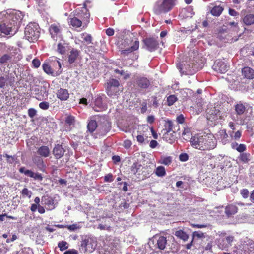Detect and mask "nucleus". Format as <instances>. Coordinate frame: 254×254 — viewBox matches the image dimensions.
<instances>
[{"label":"nucleus","mask_w":254,"mask_h":254,"mask_svg":"<svg viewBox=\"0 0 254 254\" xmlns=\"http://www.w3.org/2000/svg\"><path fill=\"white\" fill-rule=\"evenodd\" d=\"M89 18L90 13L86 9L84 12H78L72 16L70 15L68 18V22L70 26L75 29L80 28L82 26L84 27L89 23Z\"/></svg>","instance_id":"2"},{"label":"nucleus","mask_w":254,"mask_h":254,"mask_svg":"<svg viewBox=\"0 0 254 254\" xmlns=\"http://www.w3.org/2000/svg\"><path fill=\"white\" fill-rule=\"evenodd\" d=\"M190 142L192 147L201 150H209L214 148L216 146L215 139L210 135L192 136L190 138Z\"/></svg>","instance_id":"1"},{"label":"nucleus","mask_w":254,"mask_h":254,"mask_svg":"<svg viewBox=\"0 0 254 254\" xmlns=\"http://www.w3.org/2000/svg\"><path fill=\"white\" fill-rule=\"evenodd\" d=\"M64 254H78V253L77 250L72 249L66 251Z\"/></svg>","instance_id":"64"},{"label":"nucleus","mask_w":254,"mask_h":254,"mask_svg":"<svg viewBox=\"0 0 254 254\" xmlns=\"http://www.w3.org/2000/svg\"><path fill=\"white\" fill-rule=\"evenodd\" d=\"M175 131L172 132H164L163 135V139L166 142L171 144L173 143L176 139Z\"/></svg>","instance_id":"23"},{"label":"nucleus","mask_w":254,"mask_h":254,"mask_svg":"<svg viewBox=\"0 0 254 254\" xmlns=\"http://www.w3.org/2000/svg\"><path fill=\"white\" fill-rule=\"evenodd\" d=\"M131 142L129 140L124 141L123 146L126 148H129L131 145Z\"/></svg>","instance_id":"60"},{"label":"nucleus","mask_w":254,"mask_h":254,"mask_svg":"<svg viewBox=\"0 0 254 254\" xmlns=\"http://www.w3.org/2000/svg\"><path fill=\"white\" fill-rule=\"evenodd\" d=\"M75 122V117L71 115H67L65 119V124L69 126H74Z\"/></svg>","instance_id":"35"},{"label":"nucleus","mask_w":254,"mask_h":254,"mask_svg":"<svg viewBox=\"0 0 254 254\" xmlns=\"http://www.w3.org/2000/svg\"><path fill=\"white\" fill-rule=\"evenodd\" d=\"M180 161L185 162L189 159V156L187 153H181L179 156Z\"/></svg>","instance_id":"56"},{"label":"nucleus","mask_w":254,"mask_h":254,"mask_svg":"<svg viewBox=\"0 0 254 254\" xmlns=\"http://www.w3.org/2000/svg\"><path fill=\"white\" fill-rule=\"evenodd\" d=\"M236 150L241 153H244V152L246 150V145L244 144H240L237 147Z\"/></svg>","instance_id":"49"},{"label":"nucleus","mask_w":254,"mask_h":254,"mask_svg":"<svg viewBox=\"0 0 254 254\" xmlns=\"http://www.w3.org/2000/svg\"><path fill=\"white\" fill-rule=\"evenodd\" d=\"M114 180L113 175L111 173H109L105 176L104 181L105 182H112Z\"/></svg>","instance_id":"50"},{"label":"nucleus","mask_w":254,"mask_h":254,"mask_svg":"<svg viewBox=\"0 0 254 254\" xmlns=\"http://www.w3.org/2000/svg\"><path fill=\"white\" fill-rule=\"evenodd\" d=\"M164 128L162 131L164 132H172L173 131H176L175 127L174 126V123L170 120L167 119L165 121L164 125Z\"/></svg>","instance_id":"25"},{"label":"nucleus","mask_w":254,"mask_h":254,"mask_svg":"<svg viewBox=\"0 0 254 254\" xmlns=\"http://www.w3.org/2000/svg\"><path fill=\"white\" fill-rule=\"evenodd\" d=\"M143 42L147 49L150 52L156 50L159 45L158 42L154 38H146L144 39Z\"/></svg>","instance_id":"14"},{"label":"nucleus","mask_w":254,"mask_h":254,"mask_svg":"<svg viewBox=\"0 0 254 254\" xmlns=\"http://www.w3.org/2000/svg\"><path fill=\"white\" fill-rule=\"evenodd\" d=\"M44 71L48 75L56 76L62 73L61 63L57 60H47L42 64Z\"/></svg>","instance_id":"3"},{"label":"nucleus","mask_w":254,"mask_h":254,"mask_svg":"<svg viewBox=\"0 0 254 254\" xmlns=\"http://www.w3.org/2000/svg\"><path fill=\"white\" fill-rule=\"evenodd\" d=\"M155 173L156 175L158 177L164 176L166 174L165 168L161 166H158L156 169Z\"/></svg>","instance_id":"40"},{"label":"nucleus","mask_w":254,"mask_h":254,"mask_svg":"<svg viewBox=\"0 0 254 254\" xmlns=\"http://www.w3.org/2000/svg\"><path fill=\"white\" fill-rule=\"evenodd\" d=\"M39 106L41 109L44 110H47L50 106L49 102L46 101H43L40 103Z\"/></svg>","instance_id":"48"},{"label":"nucleus","mask_w":254,"mask_h":254,"mask_svg":"<svg viewBox=\"0 0 254 254\" xmlns=\"http://www.w3.org/2000/svg\"><path fill=\"white\" fill-rule=\"evenodd\" d=\"M34 180H38L39 181H41L43 180V177L42 175L40 173H35L33 172V176L32 177Z\"/></svg>","instance_id":"57"},{"label":"nucleus","mask_w":254,"mask_h":254,"mask_svg":"<svg viewBox=\"0 0 254 254\" xmlns=\"http://www.w3.org/2000/svg\"><path fill=\"white\" fill-rule=\"evenodd\" d=\"M37 153L40 156L46 158L50 154V149L48 146L42 145L38 148Z\"/></svg>","instance_id":"27"},{"label":"nucleus","mask_w":254,"mask_h":254,"mask_svg":"<svg viewBox=\"0 0 254 254\" xmlns=\"http://www.w3.org/2000/svg\"><path fill=\"white\" fill-rule=\"evenodd\" d=\"M167 239L164 236H160L157 241V247L160 250H164L167 244Z\"/></svg>","instance_id":"28"},{"label":"nucleus","mask_w":254,"mask_h":254,"mask_svg":"<svg viewBox=\"0 0 254 254\" xmlns=\"http://www.w3.org/2000/svg\"><path fill=\"white\" fill-rule=\"evenodd\" d=\"M178 98L175 95H171L167 98V104L169 106L173 105L177 101Z\"/></svg>","instance_id":"39"},{"label":"nucleus","mask_w":254,"mask_h":254,"mask_svg":"<svg viewBox=\"0 0 254 254\" xmlns=\"http://www.w3.org/2000/svg\"><path fill=\"white\" fill-rule=\"evenodd\" d=\"M80 51L77 49L72 48L69 52L68 56V62L71 64L74 63L79 57Z\"/></svg>","instance_id":"17"},{"label":"nucleus","mask_w":254,"mask_h":254,"mask_svg":"<svg viewBox=\"0 0 254 254\" xmlns=\"http://www.w3.org/2000/svg\"><path fill=\"white\" fill-rule=\"evenodd\" d=\"M246 110V106L241 102H239L235 105V111L237 115H242Z\"/></svg>","instance_id":"26"},{"label":"nucleus","mask_w":254,"mask_h":254,"mask_svg":"<svg viewBox=\"0 0 254 254\" xmlns=\"http://www.w3.org/2000/svg\"><path fill=\"white\" fill-rule=\"evenodd\" d=\"M57 51L59 53L63 55L65 53L66 47L64 44L59 43L57 45Z\"/></svg>","instance_id":"42"},{"label":"nucleus","mask_w":254,"mask_h":254,"mask_svg":"<svg viewBox=\"0 0 254 254\" xmlns=\"http://www.w3.org/2000/svg\"><path fill=\"white\" fill-rule=\"evenodd\" d=\"M62 30V26L59 23L52 24L49 28V31L51 38L54 40H57L58 38H61Z\"/></svg>","instance_id":"10"},{"label":"nucleus","mask_w":254,"mask_h":254,"mask_svg":"<svg viewBox=\"0 0 254 254\" xmlns=\"http://www.w3.org/2000/svg\"><path fill=\"white\" fill-rule=\"evenodd\" d=\"M250 154L247 153H241L238 157L239 160L243 163H247L250 161Z\"/></svg>","instance_id":"38"},{"label":"nucleus","mask_w":254,"mask_h":254,"mask_svg":"<svg viewBox=\"0 0 254 254\" xmlns=\"http://www.w3.org/2000/svg\"><path fill=\"white\" fill-rule=\"evenodd\" d=\"M32 64L34 68H37L40 66V65L41 64V62L39 59H38L37 58H35L33 60Z\"/></svg>","instance_id":"52"},{"label":"nucleus","mask_w":254,"mask_h":254,"mask_svg":"<svg viewBox=\"0 0 254 254\" xmlns=\"http://www.w3.org/2000/svg\"><path fill=\"white\" fill-rule=\"evenodd\" d=\"M234 240V237L228 236L220 238L218 240V246L222 250L227 249L232 245V242Z\"/></svg>","instance_id":"15"},{"label":"nucleus","mask_w":254,"mask_h":254,"mask_svg":"<svg viewBox=\"0 0 254 254\" xmlns=\"http://www.w3.org/2000/svg\"><path fill=\"white\" fill-rule=\"evenodd\" d=\"M93 108L96 112H100L104 109V107L102 105L101 98H97L95 100Z\"/></svg>","instance_id":"31"},{"label":"nucleus","mask_w":254,"mask_h":254,"mask_svg":"<svg viewBox=\"0 0 254 254\" xmlns=\"http://www.w3.org/2000/svg\"><path fill=\"white\" fill-rule=\"evenodd\" d=\"M16 254H33V252L29 247H24L18 251Z\"/></svg>","instance_id":"41"},{"label":"nucleus","mask_w":254,"mask_h":254,"mask_svg":"<svg viewBox=\"0 0 254 254\" xmlns=\"http://www.w3.org/2000/svg\"><path fill=\"white\" fill-rule=\"evenodd\" d=\"M112 159L115 164H117L121 161L120 157L118 155H114L112 157Z\"/></svg>","instance_id":"63"},{"label":"nucleus","mask_w":254,"mask_h":254,"mask_svg":"<svg viewBox=\"0 0 254 254\" xmlns=\"http://www.w3.org/2000/svg\"><path fill=\"white\" fill-rule=\"evenodd\" d=\"M21 194L23 197H28L30 198L32 194L31 191L29 190L27 188H24L21 191Z\"/></svg>","instance_id":"45"},{"label":"nucleus","mask_w":254,"mask_h":254,"mask_svg":"<svg viewBox=\"0 0 254 254\" xmlns=\"http://www.w3.org/2000/svg\"><path fill=\"white\" fill-rule=\"evenodd\" d=\"M64 153L65 150L62 145L57 144L53 149V154L57 159L61 158L64 155Z\"/></svg>","instance_id":"18"},{"label":"nucleus","mask_w":254,"mask_h":254,"mask_svg":"<svg viewBox=\"0 0 254 254\" xmlns=\"http://www.w3.org/2000/svg\"><path fill=\"white\" fill-rule=\"evenodd\" d=\"M39 168H42L44 167V164L42 159L40 157L37 158V160L35 162Z\"/></svg>","instance_id":"53"},{"label":"nucleus","mask_w":254,"mask_h":254,"mask_svg":"<svg viewBox=\"0 0 254 254\" xmlns=\"http://www.w3.org/2000/svg\"><path fill=\"white\" fill-rule=\"evenodd\" d=\"M244 23L247 25L254 24V15L252 14H247L243 18Z\"/></svg>","instance_id":"32"},{"label":"nucleus","mask_w":254,"mask_h":254,"mask_svg":"<svg viewBox=\"0 0 254 254\" xmlns=\"http://www.w3.org/2000/svg\"><path fill=\"white\" fill-rule=\"evenodd\" d=\"M22 18V14L18 11H13L9 13H7L5 16V19L15 28L17 25L21 21Z\"/></svg>","instance_id":"9"},{"label":"nucleus","mask_w":254,"mask_h":254,"mask_svg":"<svg viewBox=\"0 0 254 254\" xmlns=\"http://www.w3.org/2000/svg\"><path fill=\"white\" fill-rule=\"evenodd\" d=\"M241 134H242V132L240 130H238L237 131H236L235 134H234V135L233 136V138L235 139V140H238L239 139H240V138L241 137Z\"/></svg>","instance_id":"62"},{"label":"nucleus","mask_w":254,"mask_h":254,"mask_svg":"<svg viewBox=\"0 0 254 254\" xmlns=\"http://www.w3.org/2000/svg\"><path fill=\"white\" fill-rule=\"evenodd\" d=\"M56 96L61 101H66L69 97V93L67 89L60 88L57 91Z\"/></svg>","instance_id":"19"},{"label":"nucleus","mask_w":254,"mask_h":254,"mask_svg":"<svg viewBox=\"0 0 254 254\" xmlns=\"http://www.w3.org/2000/svg\"><path fill=\"white\" fill-rule=\"evenodd\" d=\"M220 138L221 141L224 144H226L228 142V135L226 132V130L225 129H223L220 130L219 132Z\"/></svg>","instance_id":"37"},{"label":"nucleus","mask_w":254,"mask_h":254,"mask_svg":"<svg viewBox=\"0 0 254 254\" xmlns=\"http://www.w3.org/2000/svg\"><path fill=\"white\" fill-rule=\"evenodd\" d=\"M96 247V242L91 238H85L81 242L80 250L84 253H90L95 249Z\"/></svg>","instance_id":"8"},{"label":"nucleus","mask_w":254,"mask_h":254,"mask_svg":"<svg viewBox=\"0 0 254 254\" xmlns=\"http://www.w3.org/2000/svg\"><path fill=\"white\" fill-rule=\"evenodd\" d=\"M12 57L9 54H4L0 58V64H4L6 63L8 61L11 60Z\"/></svg>","instance_id":"44"},{"label":"nucleus","mask_w":254,"mask_h":254,"mask_svg":"<svg viewBox=\"0 0 254 254\" xmlns=\"http://www.w3.org/2000/svg\"><path fill=\"white\" fill-rule=\"evenodd\" d=\"M111 128V123L107 119L103 118L98 124V133L100 135H104L110 130Z\"/></svg>","instance_id":"11"},{"label":"nucleus","mask_w":254,"mask_h":254,"mask_svg":"<svg viewBox=\"0 0 254 254\" xmlns=\"http://www.w3.org/2000/svg\"><path fill=\"white\" fill-rule=\"evenodd\" d=\"M37 111L34 108H30L28 111V116L30 118H33L36 115Z\"/></svg>","instance_id":"58"},{"label":"nucleus","mask_w":254,"mask_h":254,"mask_svg":"<svg viewBox=\"0 0 254 254\" xmlns=\"http://www.w3.org/2000/svg\"><path fill=\"white\" fill-rule=\"evenodd\" d=\"M212 68L218 73H225L228 70L229 66L226 65L224 62L221 60H216L212 66Z\"/></svg>","instance_id":"12"},{"label":"nucleus","mask_w":254,"mask_h":254,"mask_svg":"<svg viewBox=\"0 0 254 254\" xmlns=\"http://www.w3.org/2000/svg\"><path fill=\"white\" fill-rule=\"evenodd\" d=\"M240 193L242 196L245 199H246L249 197V192L246 189H243L241 190H240Z\"/></svg>","instance_id":"51"},{"label":"nucleus","mask_w":254,"mask_h":254,"mask_svg":"<svg viewBox=\"0 0 254 254\" xmlns=\"http://www.w3.org/2000/svg\"><path fill=\"white\" fill-rule=\"evenodd\" d=\"M131 171L138 179L143 180L151 176L153 169L150 166H143L136 162L132 165Z\"/></svg>","instance_id":"4"},{"label":"nucleus","mask_w":254,"mask_h":254,"mask_svg":"<svg viewBox=\"0 0 254 254\" xmlns=\"http://www.w3.org/2000/svg\"><path fill=\"white\" fill-rule=\"evenodd\" d=\"M106 33L109 36H113L114 34V30L113 28H109L106 29Z\"/></svg>","instance_id":"61"},{"label":"nucleus","mask_w":254,"mask_h":254,"mask_svg":"<svg viewBox=\"0 0 254 254\" xmlns=\"http://www.w3.org/2000/svg\"><path fill=\"white\" fill-rule=\"evenodd\" d=\"M224 9L222 7L220 6H214L211 10V13L214 16H219L222 13Z\"/></svg>","instance_id":"33"},{"label":"nucleus","mask_w":254,"mask_h":254,"mask_svg":"<svg viewBox=\"0 0 254 254\" xmlns=\"http://www.w3.org/2000/svg\"><path fill=\"white\" fill-rule=\"evenodd\" d=\"M19 170L21 173H23L28 177L32 178L33 176V172L31 170L26 169L24 167H21Z\"/></svg>","instance_id":"43"},{"label":"nucleus","mask_w":254,"mask_h":254,"mask_svg":"<svg viewBox=\"0 0 254 254\" xmlns=\"http://www.w3.org/2000/svg\"><path fill=\"white\" fill-rule=\"evenodd\" d=\"M15 29L10 23L8 22L6 19H4L0 23V32L6 35H8L12 32L13 29Z\"/></svg>","instance_id":"13"},{"label":"nucleus","mask_w":254,"mask_h":254,"mask_svg":"<svg viewBox=\"0 0 254 254\" xmlns=\"http://www.w3.org/2000/svg\"><path fill=\"white\" fill-rule=\"evenodd\" d=\"M119 85L118 80L113 78L109 79L106 84V91L107 95L110 97L117 96L120 91Z\"/></svg>","instance_id":"7"},{"label":"nucleus","mask_w":254,"mask_h":254,"mask_svg":"<svg viewBox=\"0 0 254 254\" xmlns=\"http://www.w3.org/2000/svg\"><path fill=\"white\" fill-rule=\"evenodd\" d=\"M81 38L86 44L92 43V37L90 34L83 33L81 34Z\"/></svg>","instance_id":"36"},{"label":"nucleus","mask_w":254,"mask_h":254,"mask_svg":"<svg viewBox=\"0 0 254 254\" xmlns=\"http://www.w3.org/2000/svg\"><path fill=\"white\" fill-rule=\"evenodd\" d=\"M197 237L198 238H201L204 237V233L200 231H194L193 233V237Z\"/></svg>","instance_id":"59"},{"label":"nucleus","mask_w":254,"mask_h":254,"mask_svg":"<svg viewBox=\"0 0 254 254\" xmlns=\"http://www.w3.org/2000/svg\"><path fill=\"white\" fill-rule=\"evenodd\" d=\"M135 83L137 86L141 89H147L150 85V81L146 77L138 76L136 78Z\"/></svg>","instance_id":"16"},{"label":"nucleus","mask_w":254,"mask_h":254,"mask_svg":"<svg viewBox=\"0 0 254 254\" xmlns=\"http://www.w3.org/2000/svg\"><path fill=\"white\" fill-rule=\"evenodd\" d=\"M177 0H163L162 2L157 1L154 6V11L157 14L166 13L171 11L176 5Z\"/></svg>","instance_id":"5"},{"label":"nucleus","mask_w":254,"mask_h":254,"mask_svg":"<svg viewBox=\"0 0 254 254\" xmlns=\"http://www.w3.org/2000/svg\"><path fill=\"white\" fill-rule=\"evenodd\" d=\"M242 74L245 78L252 79L254 78V70L248 66L244 67L242 69Z\"/></svg>","instance_id":"20"},{"label":"nucleus","mask_w":254,"mask_h":254,"mask_svg":"<svg viewBox=\"0 0 254 254\" xmlns=\"http://www.w3.org/2000/svg\"><path fill=\"white\" fill-rule=\"evenodd\" d=\"M66 228L71 231H75L80 228V227L76 224H74L70 225H67Z\"/></svg>","instance_id":"54"},{"label":"nucleus","mask_w":254,"mask_h":254,"mask_svg":"<svg viewBox=\"0 0 254 254\" xmlns=\"http://www.w3.org/2000/svg\"><path fill=\"white\" fill-rule=\"evenodd\" d=\"M174 235L177 238L183 240L184 241H186L189 239V235L182 230H179L176 231L175 232Z\"/></svg>","instance_id":"29"},{"label":"nucleus","mask_w":254,"mask_h":254,"mask_svg":"<svg viewBox=\"0 0 254 254\" xmlns=\"http://www.w3.org/2000/svg\"><path fill=\"white\" fill-rule=\"evenodd\" d=\"M7 79L3 76H0V88H3L6 83Z\"/></svg>","instance_id":"55"},{"label":"nucleus","mask_w":254,"mask_h":254,"mask_svg":"<svg viewBox=\"0 0 254 254\" xmlns=\"http://www.w3.org/2000/svg\"><path fill=\"white\" fill-rule=\"evenodd\" d=\"M244 254H254V242L252 240L249 241L248 243L243 246Z\"/></svg>","instance_id":"21"},{"label":"nucleus","mask_w":254,"mask_h":254,"mask_svg":"<svg viewBox=\"0 0 254 254\" xmlns=\"http://www.w3.org/2000/svg\"><path fill=\"white\" fill-rule=\"evenodd\" d=\"M98 125L95 120H91L87 125V129L91 132H93L95 130L98 129Z\"/></svg>","instance_id":"34"},{"label":"nucleus","mask_w":254,"mask_h":254,"mask_svg":"<svg viewBox=\"0 0 254 254\" xmlns=\"http://www.w3.org/2000/svg\"><path fill=\"white\" fill-rule=\"evenodd\" d=\"M139 41L138 40H136L134 41L133 45L131 46L129 48L122 50L121 54L127 55L129 53L137 50L139 48Z\"/></svg>","instance_id":"24"},{"label":"nucleus","mask_w":254,"mask_h":254,"mask_svg":"<svg viewBox=\"0 0 254 254\" xmlns=\"http://www.w3.org/2000/svg\"><path fill=\"white\" fill-rule=\"evenodd\" d=\"M171 162L172 158L169 156L162 158L161 161L160 162V163L165 165H169V164H170Z\"/></svg>","instance_id":"47"},{"label":"nucleus","mask_w":254,"mask_h":254,"mask_svg":"<svg viewBox=\"0 0 254 254\" xmlns=\"http://www.w3.org/2000/svg\"><path fill=\"white\" fill-rule=\"evenodd\" d=\"M44 199L45 204L47 205L50 210H53L55 208L54 204V200L51 197H44L42 198V200Z\"/></svg>","instance_id":"30"},{"label":"nucleus","mask_w":254,"mask_h":254,"mask_svg":"<svg viewBox=\"0 0 254 254\" xmlns=\"http://www.w3.org/2000/svg\"><path fill=\"white\" fill-rule=\"evenodd\" d=\"M40 36L38 25L35 23H30L25 29V37L30 42L37 41Z\"/></svg>","instance_id":"6"},{"label":"nucleus","mask_w":254,"mask_h":254,"mask_svg":"<svg viewBox=\"0 0 254 254\" xmlns=\"http://www.w3.org/2000/svg\"><path fill=\"white\" fill-rule=\"evenodd\" d=\"M58 246L60 250L62 251L67 249L68 247V243L64 241L59 242Z\"/></svg>","instance_id":"46"},{"label":"nucleus","mask_w":254,"mask_h":254,"mask_svg":"<svg viewBox=\"0 0 254 254\" xmlns=\"http://www.w3.org/2000/svg\"><path fill=\"white\" fill-rule=\"evenodd\" d=\"M238 208L235 205L229 204L225 208V213L228 217H230L235 214L238 212Z\"/></svg>","instance_id":"22"}]
</instances>
